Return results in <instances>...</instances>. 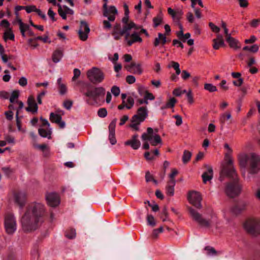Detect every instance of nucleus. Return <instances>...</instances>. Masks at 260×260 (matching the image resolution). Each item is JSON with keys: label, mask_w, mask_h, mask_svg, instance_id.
Masks as SVG:
<instances>
[{"label": "nucleus", "mask_w": 260, "mask_h": 260, "mask_svg": "<svg viewBox=\"0 0 260 260\" xmlns=\"http://www.w3.org/2000/svg\"><path fill=\"white\" fill-rule=\"evenodd\" d=\"M173 117L176 119V125L177 126L180 125L182 123V119L181 116L179 115H175Z\"/></svg>", "instance_id": "obj_57"}, {"label": "nucleus", "mask_w": 260, "mask_h": 260, "mask_svg": "<svg viewBox=\"0 0 260 260\" xmlns=\"http://www.w3.org/2000/svg\"><path fill=\"white\" fill-rule=\"evenodd\" d=\"M73 72H74V76L72 78V80H75L80 76V75L81 74V72L79 69H75L74 70Z\"/></svg>", "instance_id": "obj_62"}, {"label": "nucleus", "mask_w": 260, "mask_h": 260, "mask_svg": "<svg viewBox=\"0 0 260 260\" xmlns=\"http://www.w3.org/2000/svg\"><path fill=\"white\" fill-rule=\"evenodd\" d=\"M248 204V201H240L236 205L232 207L229 212L234 215H239L246 210Z\"/></svg>", "instance_id": "obj_14"}, {"label": "nucleus", "mask_w": 260, "mask_h": 260, "mask_svg": "<svg viewBox=\"0 0 260 260\" xmlns=\"http://www.w3.org/2000/svg\"><path fill=\"white\" fill-rule=\"evenodd\" d=\"M109 140L112 145H114L116 143V140L115 137V133H109Z\"/></svg>", "instance_id": "obj_52"}, {"label": "nucleus", "mask_w": 260, "mask_h": 260, "mask_svg": "<svg viewBox=\"0 0 260 260\" xmlns=\"http://www.w3.org/2000/svg\"><path fill=\"white\" fill-rule=\"evenodd\" d=\"M176 181H169L166 186V192L168 196H173L174 194V187Z\"/></svg>", "instance_id": "obj_26"}, {"label": "nucleus", "mask_w": 260, "mask_h": 260, "mask_svg": "<svg viewBox=\"0 0 260 260\" xmlns=\"http://www.w3.org/2000/svg\"><path fill=\"white\" fill-rule=\"evenodd\" d=\"M28 107L26 108V110L28 112H31L32 113H36L38 110V107L36 103L35 99L32 96H29L27 100Z\"/></svg>", "instance_id": "obj_20"}, {"label": "nucleus", "mask_w": 260, "mask_h": 260, "mask_svg": "<svg viewBox=\"0 0 260 260\" xmlns=\"http://www.w3.org/2000/svg\"><path fill=\"white\" fill-rule=\"evenodd\" d=\"M213 42L214 43L213 45V47L214 49L217 50L220 47L224 46V45H221L220 44V41H217V40H213Z\"/></svg>", "instance_id": "obj_59"}, {"label": "nucleus", "mask_w": 260, "mask_h": 260, "mask_svg": "<svg viewBox=\"0 0 260 260\" xmlns=\"http://www.w3.org/2000/svg\"><path fill=\"white\" fill-rule=\"evenodd\" d=\"M57 84L58 85V90L60 95H64L67 93L68 88L67 85L62 81V78H59L57 80Z\"/></svg>", "instance_id": "obj_24"}, {"label": "nucleus", "mask_w": 260, "mask_h": 260, "mask_svg": "<svg viewBox=\"0 0 260 260\" xmlns=\"http://www.w3.org/2000/svg\"><path fill=\"white\" fill-rule=\"evenodd\" d=\"M209 25L212 30L215 32H219L220 30V29L219 27L217 26L212 22H210Z\"/></svg>", "instance_id": "obj_55"}, {"label": "nucleus", "mask_w": 260, "mask_h": 260, "mask_svg": "<svg viewBox=\"0 0 260 260\" xmlns=\"http://www.w3.org/2000/svg\"><path fill=\"white\" fill-rule=\"evenodd\" d=\"M226 161L225 165L222 169V173L226 175L229 177H234L236 176V172L233 166V160L231 155V153H226L224 157Z\"/></svg>", "instance_id": "obj_8"}, {"label": "nucleus", "mask_w": 260, "mask_h": 260, "mask_svg": "<svg viewBox=\"0 0 260 260\" xmlns=\"http://www.w3.org/2000/svg\"><path fill=\"white\" fill-rule=\"evenodd\" d=\"M76 235V231L74 229H71L66 233V237L69 239H74Z\"/></svg>", "instance_id": "obj_41"}, {"label": "nucleus", "mask_w": 260, "mask_h": 260, "mask_svg": "<svg viewBox=\"0 0 260 260\" xmlns=\"http://www.w3.org/2000/svg\"><path fill=\"white\" fill-rule=\"evenodd\" d=\"M138 135H134L131 140L125 142V144L130 145L132 148L135 150L138 149L141 145V142L138 139Z\"/></svg>", "instance_id": "obj_23"}, {"label": "nucleus", "mask_w": 260, "mask_h": 260, "mask_svg": "<svg viewBox=\"0 0 260 260\" xmlns=\"http://www.w3.org/2000/svg\"><path fill=\"white\" fill-rule=\"evenodd\" d=\"M90 31V28L85 21L80 22V28L78 31L79 37L82 41H85L88 38V34Z\"/></svg>", "instance_id": "obj_19"}, {"label": "nucleus", "mask_w": 260, "mask_h": 260, "mask_svg": "<svg viewBox=\"0 0 260 260\" xmlns=\"http://www.w3.org/2000/svg\"><path fill=\"white\" fill-rule=\"evenodd\" d=\"M105 89L103 87H93L89 88L84 95L86 98L85 101L88 105L92 106H101L104 103V96Z\"/></svg>", "instance_id": "obj_3"}, {"label": "nucleus", "mask_w": 260, "mask_h": 260, "mask_svg": "<svg viewBox=\"0 0 260 260\" xmlns=\"http://www.w3.org/2000/svg\"><path fill=\"white\" fill-rule=\"evenodd\" d=\"M10 25V23L6 19L3 20L0 23L1 26H2V27H3L4 28H8V29H9V28H10L9 27Z\"/></svg>", "instance_id": "obj_61"}, {"label": "nucleus", "mask_w": 260, "mask_h": 260, "mask_svg": "<svg viewBox=\"0 0 260 260\" xmlns=\"http://www.w3.org/2000/svg\"><path fill=\"white\" fill-rule=\"evenodd\" d=\"M226 40L229 44L230 47L234 49H237L241 47L239 41L232 38L231 35H229L228 37H226Z\"/></svg>", "instance_id": "obj_25"}, {"label": "nucleus", "mask_w": 260, "mask_h": 260, "mask_svg": "<svg viewBox=\"0 0 260 260\" xmlns=\"http://www.w3.org/2000/svg\"><path fill=\"white\" fill-rule=\"evenodd\" d=\"M61 117L60 115L51 112L50 114V120L52 122L59 123L61 120Z\"/></svg>", "instance_id": "obj_29"}, {"label": "nucleus", "mask_w": 260, "mask_h": 260, "mask_svg": "<svg viewBox=\"0 0 260 260\" xmlns=\"http://www.w3.org/2000/svg\"><path fill=\"white\" fill-rule=\"evenodd\" d=\"M231 118V113H227L226 115L224 114H222L220 116V120L221 122L223 123L225 119L229 120Z\"/></svg>", "instance_id": "obj_50"}, {"label": "nucleus", "mask_w": 260, "mask_h": 260, "mask_svg": "<svg viewBox=\"0 0 260 260\" xmlns=\"http://www.w3.org/2000/svg\"><path fill=\"white\" fill-rule=\"evenodd\" d=\"M57 5L58 7V13L59 15L61 17V18L63 19H64V20L66 19H67V16H66L67 14H66V11L64 10L63 8L62 7V6L59 4H58Z\"/></svg>", "instance_id": "obj_38"}, {"label": "nucleus", "mask_w": 260, "mask_h": 260, "mask_svg": "<svg viewBox=\"0 0 260 260\" xmlns=\"http://www.w3.org/2000/svg\"><path fill=\"white\" fill-rule=\"evenodd\" d=\"M178 25L179 26V28L180 30L176 33L177 37L181 40H183V38L184 37V34L183 32V26L181 24L178 22Z\"/></svg>", "instance_id": "obj_49"}, {"label": "nucleus", "mask_w": 260, "mask_h": 260, "mask_svg": "<svg viewBox=\"0 0 260 260\" xmlns=\"http://www.w3.org/2000/svg\"><path fill=\"white\" fill-rule=\"evenodd\" d=\"M157 129L153 130L152 128L148 127L147 129V132L142 134L141 139L144 142L143 145L144 149L148 150L149 149V142L153 146H156L158 144L162 145L161 139L157 134Z\"/></svg>", "instance_id": "obj_4"}, {"label": "nucleus", "mask_w": 260, "mask_h": 260, "mask_svg": "<svg viewBox=\"0 0 260 260\" xmlns=\"http://www.w3.org/2000/svg\"><path fill=\"white\" fill-rule=\"evenodd\" d=\"M14 196L15 202L19 206L20 209H22L26 203V192L24 191H20L15 193Z\"/></svg>", "instance_id": "obj_18"}, {"label": "nucleus", "mask_w": 260, "mask_h": 260, "mask_svg": "<svg viewBox=\"0 0 260 260\" xmlns=\"http://www.w3.org/2000/svg\"><path fill=\"white\" fill-rule=\"evenodd\" d=\"M14 38L15 36L12 32V29L11 28H9V29L4 33L5 40H6L7 39H9L10 40H13L14 39Z\"/></svg>", "instance_id": "obj_30"}, {"label": "nucleus", "mask_w": 260, "mask_h": 260, "mask_svg": "<svg viewBox=\"0 0 260 260\" xmlns=\"http://www.w3.org/2000/svg\"><path fill=\"white\" fill-rule=\"evenodd\" d=\"M4 224L6 231L8 234H13L17 230L16 218L12 213L6 214Z\"/></svg>", "instance_id": "obj_9"}, {"label": "nucleus", "mask_w": 260, "mask_h": 260, "mask_svg": "<svg viewBox=\"0 0 260 260\" xmlns=\"http://www.w3.org/2000/svg\"><path fill=\"white\" fill-rule=\"evenodd\" d=\"M183 14V11L180 9H178L175 11V15H174V19H173L174 20H176L178 23L179 22V20L180 19V18L182 17V15Z\"/></svg>", "instance_id": "obj_42"}, {"label": "nucleus", "mask_w": 260, "mask_h": 260, "mask_svg": "<svg viewBox=\"0 0 260 260\" xmlns=\"http://www.w3.org/2000/svg\"><path fill=\"white\" fill-rule=\"evenodd\" d=\"M190 76V73L186 70H183L182 71L181 77L184 80H186Z\"/></svg>", "instance_id": "obj_63"}, {"label": "nucleus", "mask_w": 260, "mask_h": 260, "mask_svg": "<svg viewBox=\"0 0 260 260\" xmlns=\"http://www.w3.org/2000/svg\"><path fill=\"white\" fill-rule=\"evenodd\" d=\"M126 108L127 109H131L134 105V99L132 96H128L125 100Z\"/></svg>", "instance_id": "obj_36"}, {"label": "nucleus", "mask_w": 260, "mask_h": 260, "mask_svg": "<svg viewBox=\"0 0 260 260\" xmlns=\"http://www.w3.org/2000/svg\"><path fill=\"white\" fill-rule=\"evenodd\" d=\"M173 94L176 96H180L182 94V90L181 88H176L173 91Z\"/></svg>", "instance_id": "obj_64"}, {"label": "nucleus", "mask_w": 260, "mask_h": 260, "mask_svg": "<svg viewBox=\"0 0 260 260\" xmlns=\"http://www.w3.org/2000/svg\"><path fill=\"white\" fill-rule=\"evenodd\" d=\"M38 9L36 8L35 6H25V10L26 11L27 13H30L32 12H36L37 11Z\"/></svg>", "instance_id": "obj_48"}, {"label": "nucleus", "mask_w": 260, "mask_h": 260, "mask_svg": "<svg viewBox=\"0 0 260 260\" xmlns=\"http://www.w3.org/2000/svg\"><path fill=\"white\" fill-rule=\"evenodd\" d=\"M5 115L6 116V118L8 120H12L13 119V112L11 110H9L7 111H6L5 112Z\"/></svg>", "instance_id": "obj_51"}, {"label": "nucleus", "mask_w": 260, "mask_h": 260, "mask_svg": "<svg viewBox=\"0 0 260 260\" xmlns=\"http://www.w3.org/2000/svg\"><path fill=\"white\" fill-rule=\"evenodd\" d=\"M116 123V119H114L112 121L109 126V133H115V128Z\"/></svg>", "instance_id": "obj_45"}, {"label": "nucleus", "mask_w": 260, "mask_h": 260, "mask_svg": "<svg viewBox=\"0 0 260 260\" xmlns=\"http://www.w3.org/2000/svg\"><path fill=\"white\" fill-rule=\"evenodd\" d=\"M188 200L190 204L197 208H201L202 197L201 194L197 191H191L188 195Z\"/></svg>", "instance_id": "obj_15"}, {"label": "nucleus", "mask_w": 260, "mask_h": 260, "mask_svg": "<svg viewBox=\"0 0 260 260\" xmlns=\"http://www.w3.org/2000/svg\"><path fill=\"white\" fill-rule=\"evenodd\" d=\"M5 141L6 143H8L9 144H14L15 143V139L14 137H11L9 135H7L5 137Z\"/></svg>", "instance_id": "obj_56"}, {"label": "nucleus", "mask_w": 260, "mask_h": 260, "mask_svg": "<svg viewBox=\"0 0 260 260\" xmlns=\"http://www.w3.org/2000/svg\"><path fill=\"white\" fill-rule=\"evenodd\" d=\"M63 107L66 109H67L68 110H70L71 108V107H72L73 103L71 101L66 100L64 101V102L63 103Z\"/></svg>", "instance_id": "obj_53"}, {"label": "nucleus", "mask_w": 260, "mask_h": 260, "mask_svg": "<svg viewBox=\"0 0 260 260\" xmlns=\"http://www.w3.org/2000/svg\"><path fill=\"white\" fill-rule=\"evenodd\" d=\"M105 3L103 5V15L107 17L110 21H114L118 11L115 7L111 6L108 7L107 2L108 0H104Z\"/></svg>", "instance_id": "obj_12"}, {"label": "nucleus", "mask_w": 260, "mask_h": 260, "mask_svg": "<svg viewBox=\"0 0 260 260\" xmlns=\"http://www.w3.org/2000/svg\"><path fill=\"white\" fill-rule=\"evenodd\" d=\"M98 116L101 118L105 117L107 115V111L105 108H101L98 111Z\"/></svg>", "instance_id": "obj_47"}, {"label": "nucleus", "mask_w": 260, "mask_h": 260, "mask_svg": "<svg viewBox=\"0 0 260 260\" xmlns=\"http://www.w3.org/2000/svg\"><path fill=\"white\" fill-rule=\"evenodd\" d=\"M162 20V15L160 13L156 17H155L153 19L154 26H158L161 23Z\"/></svg>", "instance_id": "obj_37"}, {"label": "nucleus", "mask_w": 260, "mask_h": 260, "mask_svg": "<svg viewBox=\"0 0 260 260\" xmlns=\"http://www.w3.org/2000/svg\"><path fill=\"white\" fill-rule=\"evenodd\" d=\"M39 135L43 138H46L48 139L51 138V129H45L44 128L41 127L38 131Z\"/></svg>", "instance_id": "obj_27"}, {"label": "nucleus", "mask_w": 260, "mask_h": 260, "mask_svg": "<svg viewBox=\"0 0 260 260\" xmlns=\"http://www.w3.org/2000/svg\"><path fill=\"white\" fill-rule=\"evenodd\" d=\"M189 211L192 218L201 226L206 228L209 226V222L203 218L202 215L196 210L192 208H189Z\"/></svg>", "instance_id": "obj_13"}, {"label": "nucleus", "mask_w": 260, "mask_h": 260, "mask_svg": "<svg viewBox=\"0 0 260 260\" xmlns=\"http://www.w3.org/2000/svg\"><path fill=\"white\" fill-rule=\"evenodd\" d=\"M126 81L128 84H133L135 82L136 78L133 75H128L126 77Z\"/></svg>", "instance_id": "obj_60"}, {"label": "nucleus", "mask_w": 260, "mask_h": 260, "mask_svg": "<svg viewBox=\"0 0 260 260\" xmlns=\"http://www.w3.org/2000/svg\"><path fill=\"white\" fill-rule=\"evenodd\" d=\"M259 47L256 44H254L251 46H246L243 48V50H248L251 52H256L258 51Z\"/></svg>", "instance_id": "obj_33"}, {"label": "nucleus", "mask_w": 260, "mask_h": 260, "mask_svg": "<svg viewBox=\"0 0 260 260\" xmlns=\"http://www.w3.org/2000/svg\"><path fill=\"white\" fill-rule=\"evenodd\" d=\"M46 200L49 206L55 207L57 206L60 202L58 194L55 192L47 193L45 196Z\"/></svg>", "instance_id": "obj_16"}, {"label": "nucleus", "mask_w": 260, "mask_h": 260, "mask_svg": "<svg viewBox=\"0 0 260 260\" xmlns=\"http://www.w3.org/2000/svg\"><path fill=\"white\" fill-rule=\"evenodd\" d=\"M111 92L114 96H117L119 95L120 90L118 87L113 86L111 89Z\"/></svg>", "instance_id": "obj_46"}, {"label": "nucleus", "mask_w": 260, "mask_h": 260, "mask_svg": "<svg viewBox=\"0 0 260 260\" xmlns=\"http://www.w3.org/2000/svg\"><path fill=\"white\" fill-rule=\"evenodd\" d=\"M238 160L242 175L247 180L250 181L251 175L260 171V156L258 154L254 152L249 154L242 152L238 154Z\"/></svg>", "instance_id": "obj_2"}, {"label": "nucleus", "mask_w": 260, "mask_h": 260, "mask_svg": "<svg viewBox=\"0 0 260 260\" xmlns=\"http://www.w3.org/2000/svg\"><path fill=\"white\" fill-rule=\"evenodd\" d=\"M125 68L130 73L140 75L142 73L141 66L139 64L132 63L131 64L126 65Z\"/></svg>", "instance_id": "obj_22"}, {"label": "nucleus", "mask_w": 260, "mask_h": 260, "mask_svg": "<svg viewBox=\"0 0 260 260\" xmlns=\"http://www.w3.org/2000/svg\"><path fill=\"white\" fill-rule=\"evenodd\" d=\"M133 28L137 30L138 27L132 21L130 22L129 24L123 25L122 28L120 24L117 23L113 27V33L115 35L123 36L127 31H130Z\"/></svg>", "instance_id": "obj_11"}, {"label": "nucleus", "mask_w": 260, "mask_h": 260, "mask_svg": "<svg viewBox=\"0 0 260 260\" xmlns=\"http://www.w3.org/2000/svg\"><path fill=\"white\" fill-rule=\"evenodd\" d=\"M191 153L188 150H184L182 156V161L184 164L188 162L191 158Z\"/></svg>", "instance_id": "obj_31"}, {"label": "nucleus", "mask_w": 260, "mask_h": 260, "mask_svg": "<svg viewBox=\"0 0 260 260\" xmlns=\"http://www.w3.org/2000/svg\"><path fill=\"white\" fill-rule=\"evenodd\" d=\"M87 77L92 83H101L105 78L104 73L99 68L93 67L87 72Z\"/></svg>", "instance_id": "obj_7"}, {"label": "nucleus", "mask_w": 260, "mask_h": 260, "mask_svg": "<svg viewBox=\"0 0 260 260\" xmlns=\"http://www.w3.org/2000/svg\"><path fill=\"white\" fill-rule=\"evenodd\" d=\"M177 102L176 100L174 98H171L169 100V102L166 104V105L162 107L161 109H166V108H171L174 107L175 103Z\"/></svg>", "instance_id": "obj_34"}, {"label": "nucleus", "mask_w": 260, "mask_h": 260, "mask_svg": "<svg viewBox=\"0 0 260 260\" xmlns=\"http://www.w3.org/2000/svg\"><path fill=\"white\" fill-rule=\"evenodd\" d=\"M45 212V206L41 203L34 202L29 204L21 219L23 230L25 232L36 230Z\"/></svg>", "instance_id": "obj_1"}, {"label": "nucleus", "mask_w": 260, "mask_h": 260, "mask_svg": "<svg viewBox=\"0 0 260 260\" xmlns=\"http://www.w3.org/2000/svg\"><path fill=\"white\" fill-rule=\"evenodd\" d=\"M35 147L42 151L45 155L49 153V149L46 144L36 145Z\"/></svg>", "instance_id": "obj_35"}, {"label": "nucleus", "mask_w": 260, "mask_h": 260, "mask_svg": "<svg viewBox=\"0 0 260 260\" xmlns=\"http://www.w3.org/2000/svg\"><path fill=\"white\" fill-rule=\"evenodd\" d=\"M204 88L209 92H214L217 90L216 87L212 84L206 83L204 85Z\"/></svg>", "instance_id": "obj_39"}, {"label": "nucleus", "mask_w": 260, "mask_h": 260, "mask_svg": "<svg viewBox=\"0 0 260 260\" xmlns=\"http://www.w3.org/2000/svg\"><path fill=\"white\" fill-rule=\"evenodd\" d=\"M19 85L21 86H25L27 84V80L24 77H21L18 81Z\"/></svg>", "instance_id": "obj_54"}, {"label": "nucleus", "mask_w": 260, "mask_h": 260, "mask_svg": "<svg viewBox=\"0 0 260 260\" xmlns=\"http://www.w3.org/2000/svg\"><path fill=\"white\" fill-rule=\"evenodd\" d=\"M205 167L207 169V171L202 175V178L204 183H206L207 181H210L213 177L212 168L208 165H205Z\"/></svg>", "instance_id": "obj_21"}, {"label": "nucleus", "mask_w": 260, "mask_h": 260, "mask_svg": "<svg viewBox=\"0 0 260 260\" xmlns=\"http://www.w3.org/2000/svg\"><path fill=\"white\" fill-rule=\"evenodd\" d=\"M19 26L20 30L24 31L29 30L30 26L28 24L23 23L21 20H19Z\"/></svg>", "instance_id": "obj_40"}, {"label": "nucleus", "mask_w": 260, "mask_h": 260, "mask_svg": "<svg viewBox=\"0 0 260 260\" xmlns=\"http://www.w3.org/2000/svg\"><path fill=\"white\" fill-rule=\"evenodd\" d=\"M148 115V110L146 107H139L137 110V113L132 118L131 127L136 131L139 130V125L146 119Z\"/></svg>", "instance_id": "obj_5"}, {"label": "nucleus", "mask_w": 260, "mask_h": 260, "mask_svg": "<svg viewBox=\"0 0 260 260\" xmlns=\"http://www.w3.org/2000/svg\"><path fill=\"white\" fill-rule=\"evenodd\" d=\"M205 250L207 251V254L210 256H214L217 253V252L213 247H206Z\"/></svg>", "instance_id": "obj_44"}, {"label": "nucleus", "mask_w": 260, "mask_h": 260, "mask_svg": "<svg viewBox=\"0 0 260 260\" xmlns=\"http://www.w3.org/2000/svg\"><path fill=\"white\" fill-rule=\"evenodd\" d=\"M233 181L228 183L224 189L226 194L230 198H235L239 196L241 192V186L238 182L237 174L234 177H231Z\"/></svg>", "instance_id": "obj_6"}, {"label": "nucleus", "mask_w": 260, "mask_h": 260, "mask_svg": "<svg viewBox=\"0 0 260 260\" xmlns=\"http://www.w3.org/2000/svg\"><path fill=\"white\" fill-rule=\"evenodd\" d=\"M147 223L152 226H154L155 225L156 223L154 218V217L152 215H148L147 216Z\"/></svg>", "instance_id": "obj_43"}, {"label": "nucleus", "mask_w": 260, "mask_h": 260, "mask_svg": "<svg viewBox=\"0 0 260 260\" xmlns=\"http://www.w3.org/2000/svg\"><path fill=\"white\" fill-rule=\"evenodd\" d=\"M244 229L249 234L254 236L260 235V229L258 222L255 220H249L245 222Z\"/></svg>", "instance_id": "obj_10"}, {"label": "nucleus", "mask_w": 260, "mask_h": 260, "mask_svg": "<svg viewBox=\"0 0 260 260\" xmlns=\"http://www.w3.org/2000/svg\"><path fill=\"white\" fill-rule=\"evenodd\" d=\"M19 96V93L18 91H13L10 98V102L12 104L16 103V101H18L17 99Z\"/></svg>", "instance_id": "obj_32"}, {"label": "nucleus", "mask_w": 260, "mask_h": 260, "mask_svg": "<svg viewBox=\"0 0 260 260\" xmlns=\"http://www.w3.org/2000/svg\"><path fill=\"white\" fill-rule=\"evenodd\" d=\"M62 56V51L60 50H57L52 54V60L54 62L57 63L60 61Z\"/></svg>", "instance_id": "obj_28"}, {"label": "nucleus", "mask_w": 260, "mask_h": 260, "mask_svg": "<svg viewBox=\"0 0 260 260\" xmlns=\"http://www.w3.org/2000/svg\"><path fill=\"white\" fill-rule=\"evenodd\" d=\"M124 35L125 40L128 46H131L135 43L141 42L142 41L141 38L136 31H134L132 34H130L129 31H127Z\"/></svg>", "instance_id": "obj_17"}, {"label": "nucleus", "mask_w": 260, "mask_h": 260, "mask_svg": "<svg viewBox=\"0 0 260 260\" xmlns=\"http://www.w3.org/2000/svg\"><path fill=\"white\" fill-rule=\"evenodd\" d=\"M178 173V171L175 169H172V173L169 175L170 181H176L175 179V176Z\"/></svg>", "instance_id": "obj_58"}]
</instances>
